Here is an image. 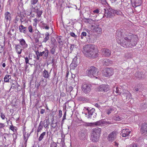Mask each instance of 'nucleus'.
I'll list each match as a JSON object with an SVG mask.
<instances>
[{"label":"nucleus","instance_id":"obj_17","mask_svg":"<svg viewBox=\"0 0 147 147\" xmlns=\"http://www.w3.org/2000/svg\"><path fill=\"white\" fill-rule=\"evenodd\" d=\"M131 131L128 129H123L122 130L121 135L123 137H126L129 136Z\"/></svg>","mask_w":147,"mask_h":147},{"label":"nucleus","instance_id":"obj_57","mask_svg":"<svg viewBox=\"0 0 147 147\" xmlns=\"http://www.w3.org/2000/svg\"><path fill=\"white\" fill-rule=\"evenodd\" d=\"M70 35L73 37H74L75 38H76L77 36L76 35L75 33L74 32H71L70 33Z\"/></svg>","mask_w":147,"mask_h":147},{"label":"nucleus","instance_id":"obj_9","mask_svg":"<svg viewBox=\"0 0 147 147\" xmlns=\"http://www.w3.org/2000/svg\"><path fill=\"white\" fill-rule=\"evenodd\" d=\"M97 91L107 92L109 90V88L108 85L102 84L96 88Z\"/></svg>","mask_w":147,"mask_h":147},{"label":"nucleus","instance_id":"obj_60","mask_svg":"<svg viewBox=\"0 0 147 147\" xmlns=\"http://www.w3.org/2000/svg\"><path fill=\"white\" fill-rule=\"evenodd\" d=\"M74 66L73 69H74L75 68L76 66H77V65L75 64L74 63H72L70 65V67H71L72 66Z\"/></svg>","mask_w":147,"mask_h":147},{"label":"nucleus","instance_id":"obj_32","mask_svg":"<svg viewBox=\"0 0 147 147\" xmlns=\"http://www.w3.org/2000/svg\"><path fill=\"white\" fill-rule=\"evenodd\" d=\"M113 119L116 121H119L121 120L122 118L118 115H116L115 116L113 117Z\"/></svg>","mask_w":147,"mask_h":147},{"label":"nucleus","instance_id":"obj_38","mask_svg":"<svg viewBox=\"0 0 147 147\" xmlns=\"http://www.w3.org/2000/svg\"><path fill=\"white\" fill-rule=\"evenodd\" d=\"M119 88H118L117 87H116L115 88H114V89L113 90V91L116 92L117 93H121V90H119Z\"/></svg>","mask_w":147,"mask_h":147},{"label":"nucleus","instance_id":"obj_16","mask_svg":"<svg viewBox=\"0 0 147 147\" xmlns=\"http://www.w3.org/2000/svg\"><path fill=\"white\" fill-rule=\"evenodd\" d=\"M11 14L9 12L7 11L4 13V21L7 22L8 21H10L11 20Z\"/></svg>","mask_w":147,"mask_h":147},{"label":"nucleus","instance_id":"obj_52","mask_svg":"<svg viewBox=\"0 0 147 147\" xmlns=\"http://www.w3.org/2000/svg\"><path fill=\"white\" fill-rule=\"evenodd\" d=\"M57 123L56 122L55 123H54L52 122L51 124V126L52 127H53V128H55L56 127L57 125Z\"/></svg>","mask_w":147,"mask_h":147},{"label":"nucleus","instance_id":"obj_23","mask_svg":"<svg viewBox=\"0 0 147 147\" xmlns=\"http://www.w3.org/2000/svg\"><path fill=\"white\" fill-rule=\"evenodd\" d=\"M42 75L45 78L47 79L50 76V75L47 71L44 69L42 72Z\"/></svg>","mask_w":147,"mask_h":147},{"label":"nucleus","instance_id":"obj_53","mask_svg":"<svg viewBox=\"0 0 147 147\" xmlns=\"http://www.w3.org/2000/svg\"><path fill=\"white\" fill-rule=\"evenodd\" d=\"M25 59L26 63V64L28 63L29 64H30V63H29V59H28V58L27 57H26L25 58Z\"/></svg>","mask_w":147,"mask_h":147},{"label":"nucleus","instance_id":"obj_56","mask_svg":"<svg viewBox=\"0 0 147 147\" xmlns=\"http://www.w3.org/2000/svg\"><path fill=\"white\" fill-rule=\"evenodd\" d=\"M1 117L2 119H4L5 118V116L4 114L2 113H1Z\"/></svg>","mask_w":147,"mask_h":147},{"label":"nucleus","instance_id":"obj_4","mask_svg":"<svg viewBox=\"0 0 147 147\" xmlns=\"http://www.w3.org/2000/svg\"><path fill=\"white\" fill-rule=\"evenodd\" d=\"M86 72L87 75L89 77H95L96 78H98V77L96 76L98 75V70L95 67L93 66H91L88 69Z\"/></svg>","mask_w":147,"mask_h":147},{"label":"nucleus","instance_id":"obj_3","mask_svg":"<svg viewBox=\"0 0 147 147\" xmlns=\"http://www.w3.org/2000/svg\"><path fill=\"white\" fill-rule=\"evenodd\" d=\"M101 129L100 128H96L91 131V140L93 142H96L99 139Z\"/></svg>","mask_w":147,"mask_h":147},{"label":"nucleus","instance_id":"obj_51","mask_svg":"<svg viewBox=\"0 0 147 147\" xmlns=\"http://www.w3.org/2000/svg\"><path fill=\"white\" fill-rule=\"evenodd\" d=\"M99 1L101 2L102 4L106 5L108 4L106 0H98Z\"/></svg>","mask_w":147,"mask_h":147},{"label":"nucleus","instance_id":"obj_15","mask_svg":"<svg viewBox=\"0 0 147 147\" xmlns=\"http://www.w3.org/2000/svg\"><path fill=\"white\" fill-rule=\"evenodd\" d=\"M106 121L103 119H102L95 122L90 123V124L93 125L102 126L106 124Z\"/></svg>","mask_w":147,"mask_h":147},{"label":"nucleus","instance_id":"obj_1","mask_svg":"<svg viewBox=\"0 0 147 147\" xmlns=\"http://www.w3.org/2000/svg\"><path fill=\"white\" fill-rule=\"evenodd\" d=\"M116 36L117 42L123 47H132L137 43L136 40L133 36L126 35L124 33L117 31Z\"/></svg>","mask_w":147,"mask_h":147},{"label":"nucleus","instance_id":"obj_41","mask_svg":"<svg viewBox=\"0 0 147 147\" xmlns=\"http://www.w3.org/2000/svg\"><path fill=\"white\" fill-rule=\"evenodd\" d=\"M38 0H31L30 3L31 4V6L36 4L38 2Z\"/></svg>","mask_w":147,"mask_h":147},{"label":"nucleus","instance_id":"obj_13","mask_svg":"<svg viewBox=\"0 0 147 147\" xmlns=\"http://www.w3.org/2000/svg\"><path fill=\"white\" fill-rule=\"evenodd\" d=\"M117 134L115 131H113L109 134L108 136L107 139L109 142H113L115 140L116 138Z\"/></svg>","mask_w":147,"mask_h":147},{"label":"nucleus","instance_id":"obj_29","mask_svg":"<svg viewBox=\"0 0 147 147\" xmlns=\"http://www.w3.org/2000/svg\"><path fill=\"white\" fill-rule=\"evenodd\" d=\"M43 123L42 121H41L39 125L38 126L37 131L38 132H40L42 129L43 127Z\"/></svg>","mask_w":147,"mask_h":147},{"label":"nucleus","instance_id":"obj_24","mask_svg":"<svg viewBox=\"0 0 147 147\" xmlns=\"http://www.w3.org/2000/svg\"><path fill=\"white\" fill-rule=\"evenodd\" d=\"M136 77L139 79H141L144 78V75L141 72H136L135 74Z\"/></svg>","mask_w":147,"mask_h":147},{"label":"nucleus","instance_id":"obj_61","mask_svg":"<svg viewBox=\"0 0 147 147\" xmlns=\"http://www.w3.org/2000/svg\"><path fill=\"white\" fill-rule=\"evenodd\" d=\"M5 125L4 123H0V128H1L5 127Z\"/></svg>","mask_w":147,"mask_h":147},{"label":"nucleus","instance_id":"obj_47","mask_svg":"<svg viewBox=\"0 0 147 147\" xmlns=\"http://www.w3.org/2000/svg\"><path fill=\"white\" fill-rule=\"evenodd\" d=\"M57 144L56 143L53 142H51V144L50 147H57Z\"/></svg>","mask_w":147,"mask_h":147},{"label":"nucleus","instance_id":"obj_42","mask_svg":"<svg viewBox=\"0 0 147 147\" xmlns=\"http://www.w3.org/2000/svg\"><path fill=\"white\" fill-rule=\"evenodd\" d=\"M78 100L81 101H85L86 100V99L83 97L80 96L78 98Z\"/></svg>","mask_w":147,"mask_h":147},{"label":"nucleus","instance_id":"obj_49","mask_svg":"<svg viewBox=\"0 0 147 147\" xmlns=\"http://www.w3.org/2000/svg\"><path fill=\"white\" fill-rule=\"evenodd\" d=\"M75 47L76 46L74 45H71L69 47L71 51L74 50V49L75 48V47Z\"/></svg>","mask_w":147,"mask_h":147},{"label":"nucleus","instance_id":"obj_25","mask_svg":"<svg viewBox=\"0 0 147 147\" xmlns=\"http://www.w3.org/2000/svg\"><path fill=\"white\" fill-rule=\"evenodd\" d=\"M11 76L9 75H6L4 78V81L5 82H9V79H11Z\"/></svg>","mask_w":147,"mask_h":147},{"label":"nucleus","instance_id":"obj_37","mask_svg":"<svg viewBox=\"0 0 147 147\" xmlns=\"http://www.w3.org/2000/svg\"><path fill=\"white\" fill-rule=\"evenodd\" d=\"M46 134V132H43L41 134L38 138V140L41 141L43 138L44 136Z\"/></svg>","mask_w":147,"mask_h":147},{"label":"nucleus","instance_id":"obj_34","mask_svg":"<svg viewBox=\"0 0 147 147\" xmlns=\"http://www.w3.org/2000/svg\"><path fill=\"white\" fill-rule=\"evenodd\" d=\"M4 46V44L3 42L1 43H0V53H2L4 50L3 47Z\"/></svg>","mask_w":147,"mask_h":147},{"label":"nucleus","instance_id":"obj_59","mask_svg":"<svg viewBox=\"0 0 147 147\" xmlns=\"http://www.w3.org/2000/svg\"><path fill=\"white\" fill-rule=\"evenodd\" d=\"M34 21L35 22V23L33 24L34 25H36L38 22V20L36 18H35L34 19Z\"/></svg>","mask_w":147,"mask_h":147},{"label":"nucleus","instance_id":"obj_48","mask_svg":"<svg viewBox=\"0 0 147 147\" xmlns=\"http://www.w3.org/2000/svg\"><path fill=\"white\" fill-rule=\"evenodd\" d=\"M73 89V88L72 86H70L67 89V91L69 92H71Z\"/></svg>","mask_w":147,"mask_h":147},{"label":"nucleus","instance_id":"obj_36","mask_svg":"<svg viewBox=\"0 0 147 147\" xmlns=\"http://www.w3.org/2000/svg\"><path fill=\"white\" fill-rule=\"evenodd\" d=\"M48 122V119H45L43 121V125L44 127L46 128H49L48 127V125L47 124V122Z\"/></svg>","mask_w":147,"mask_h":147},{"label":"nucleus","instance_id":"obj_11","mask_svg":"<svg viewBox=\"0 0 147 147\" xmlns=\"http://www.w3.org/2000/svg\"><path fill=\"white\" fill-rule=\"evenodd\" d=\"M113 74V69L112 68H107L104 71V75L106 77H109Z\"/></svg>","mask_w":147,"mask_h":147},{"label":"nucleus","instance_id":"obj_12","mask_svg":"<svg viewBox=\"0 0 147 147\" xmlns=\"http://www.w3.org/2000/svg\"><path fill=\"white\" fill-rule=\"evenodd\" d=\"M100 53L102 55L106 57H109L111 53V51L108 49L103 48L100 51Z\"/></svg>","mask_w":147,"mask_h":147},{"label":"nucleus","instance_id":"obj_27","mask_svg":"<svg viewBox=\"0 0 147 147\" xmlns=\"http://www.w3.org/2000/svg\"><path fill=\"white\" fill-rule=\"evenodd\" d=\"M124 93L125 92L126 93V99H129L131 97V94L127 90H123Z\"/></svg>","mask_w":147,"mask_h":147},{"label":"nucleus","instance_id":"obj_2","mask_svg":"<svg viewBox=\"0 0 147 147\" xmlns=\"http://www.w3.org/2000/svg\"><path fill=\"white\" fill-rule=\"evenodd\" d=\"M82 52L87 57L95 58L98 55L96 46L92 45H88L84 46Z\"/></svg>","mask_w":147,"mask_h":147},{"label":"nucleus","instance_id":"obj_20","mask_svg":"<svg viewBox=\"0 0 147 147\" xmlns=\"http://www.w3.org/2000/svg\"><path fill=\"white\" fill-rule=\"evenodd\" d=\"M15 49L16 53L18 55L21 54L22 50V47L19 44L16 45Z\"/></svg>","mask_w":147,"mask_h":147},{"label":"nucleus","instance_id":"obj_7","mask_svg":"<svg viewBox=\"0 0 147 147\" xmlns=\"http://www.w3.org/2000/svg\"><path fill=\"white\" fill-rule=\"evenodd\" d=\"M87 130L85 129H82L79 133L80 138L82 140H84L86 139L87 136Z\"/></svg>","mask_w":147,"mask_h":147},{"label":"nucleus","instance_id":"obj_44","mask_svg":"<svg viewBox=\"0 0 147 147\" xmlns=\"http://www.w3.org/2000/svg\"><path fill=\"white\" fill-rule=\"evenodd\" d=\"M28 29L29 32L32 33L33 32L32 27L31 25L29 26Z\"/></svg>","mask_w":147,"mask_h":147},{"label":"nucleus","instance_id":"obj_30","mask_svg":"<svg viewBox=\"0 0 147 147\" xmlns=\"http://www.w3.org/2000/svg\"><path fill=\"white\" fill-rule=\"evenodd\" d=\"M49 51L47 48H45V53L44 54L43 56V58L44 59H47Z\"/></svg>","mask_w":147,"mask_h":147},{"label":"nucleus","instance_id":"obj_45","mask_svg":"<svg viewBox=\"0 0 147 147\" xmlns=\"http://www.w3.org/2000/svg\"><path fill=\"white\" fill-rule=\"evenodd\" d=\"M96 32H97L98 33H100L102 31L101 28L98 27L96 28Z\"/></svg>","mask_w":147,"mask_h":147},{"label":"nucleus","instance_id":"obj_43","mask_svg":"<svg viewBox=\"0 0 147 147\" xmlns=\"http://www.w3.org/2000/svg\"><path fill=\"white\" fill-rule=\"evenodd\" d=\"M86 34L87 33L85 32H82L81 35V38L82 39H83L84 37H85L86 36Z\"/></svg>","mask_w":147,"mask_h":147},{"label":"nucleus","instance_id":"obj_62","mask_svg":"<svg viewBox=\"0 0 147 147\" xmlns=\"http://www.w3.org/2000/svg\"><path fill=\"white\" fill-rule=\"evenodd\" d=\"M66 112H65L64 113L63 116V118L62 119V121H63V120L66 119Z\"/></svg>","mask_w":147,"mask_h":147},{"label":"nucleus","instance_id":"obj_33","mask_svg":"<svg viewBox=\"0 0 147 147\" xmlns=\"http://www.w3.org/2000/svg\"><path fill=\"white\" fill-rule=\"evenodd\" d=\"M51 43L53 45L54 47H56L57 45V42L54 38H52L51 41Z\"/></svg>","mask_w":147,"mask_h":147},{"label":"nucleus","instance_id":"obj_28","mask_svg":"<svg viewBox=\"0 0 147 147\" xmlns=\"http://www.w3.org/2000/svg\"><path fill=\"white\" fill-rule=\"evenodd\" d=\"M45 37L44 38L43 42L46 43L49 40V34L48 32H47L45 34Z\"/></svg>","mask_w":147,"mask_h":147},{"label":"nucleus","instance_id":"obj_10","mask_svg":"<svg viewBox=\"0 0 147 147\" xmlns=\"http://www.w3.org/2000/svg\"><path fill=\"white\" fill-rule=\"evenodd\" d=\"M95 109L92 108L90 109L88 111V115L87 116L88 119H91L93 120L94 119V118L96 117V113L95 112Z\"/></svg>","mask_w":147,"mask_h":147},{"label":"nucleus","instance_id":"obj_21","mask_svg":"<svg viewBox=\"0 0 147 147\" xmlns=\"http://www.w3.org/2000/svg\"><path fill=\"white\" fill-rule=\"evenodd\" d=\"M112 63V61L109 59H105L103 60L102 61L103 65L107 66H109Z\"/></svg>","mask_w":147,"mask_h":147},{"label":"nucleus","instance_id":"obj_19","mask_svg":"<svg viewBox=\"0 0 147 147\" xmlns=\"http://www.w3.org/2000/svg\"><path fill=\"white\" fill-rule=\"evenodd\" d=\"M133 5L135 7L140 5L142 3V0H131Z\"/></svg>","mask_w":147,"mask_h":147},{"label":"nucleus","instance_id":"obj_22","mask_svg":"<svg viewBox=\"0 0 147 147\" xmlns=\"http://www.w3.org/2000/svg\"><path fill=\"white\" fill-rule=\"evenodd\" d=\"M19 29L20 32L24 34L27 33L26 27H24L23 25H21L19 26Z\"/></svg>","mask_w":147,"mask_h":147},{"label":"nucleus","instance_id":"obj_31","mask_svg":"<svg viewBox=\"0 0 147 147\" xmlns=\"http://www.w3.org/2000/svg\"><path fill=\"white\" fill-rule=\"evenodd\" d=\"M115 15L116 14L118 15H120L121 16H123L124 15L122 13V12L119 10H114Z\"/></svg>","mask_w":147,"mask_h":147},{"label":"nucleus","instance_id":"obj_18","mask_svg":"<svg viewBox=\"0 0 147 147\" xmlns=\"http://www.w3.org/2000/svg\"><path fill=\"white\" fill-rule=\"evenodd\" d=\"M19 41L20 43V45L21 46V47L23 49H24L27 47L28 45L24 39L21 38L19 40Z\"/></svg>","mask_w":147,"mask_h":147},{"label":"nucleus","instance_id":"obj_6","mask_svg":"<svg viewBox=\"0 0 147 147\" xmlns=\"http://www.w3.org/2000/svg\"><path fill=\"white\" fill-rule=\"evenodd\" d=\"M31 9L32 12H35L36 13V16L37 17H40L42 13V10L41 7L40 6H36L33 7V5L31 6Z\"/></svg>","mask_w":147,"mask_h":147},{"label":"nucleus","instance_id":"obj_63","mask_svg":"<svg viewBox=\"0 0 147 147\" xmlns=\"http://www.w3.org/2000/svg\"><path fill=\"white\" fill-rule=\"evenodd\" d=\"M19 20V18L17 16H16L15 18V19L14 20V23H17V22Z\"/></svg>","mask_w":147,"mask_h":147},{"label":"nucleus","instance_id":"obj_46","mask_svg":"<svg viewBox=\"0 0 147 147\" xmlns=\"http://www.w3.org/2000/svg\"><path fill=\"white\" fill-rule=\"evenodd\" d=\"M55 47L53 46V48L51 50V52L52 54H54L55 52Z\"/></svg>","mask_w":147,"mask_h":147},{"label":"nucleus","instance_id":"obj_55","mask_svg":"<svg viewBox=\"0 0 147 147\" xmlns=\"http://www.w3.org/2000/svg\"><path fill=\"white\" fill-rule=\"evenodd\" d=\"M100 12L99 10L98 9H96L93 11V12L94 13H98Z\"/></svg>","mask_w":147,"mask_h":147},{"label":"nucleus","instance_id":"obj_14","mask_svg":"<svg viewBox=\"0 0 147 147\" xmlns=\"http://www.w3.org/2000/svg\"><path fill=\"white\" fill-rule=\"evenodd\" d=\"M140 132L143 135L147 134V123H144L141 126Z\"/></svg>","mask_w":147,"mask_h":147},{"label":"nucleus","instance_id":"obj_58","mask_svg":"<svg viewBox=\"0 0 147 147\" xmlns=\"http://www.w3.org/2000/svg\"><path fill=\"white\" fill-rule=\"evenodd\" d=\"M62 111L61 110H59V118H61V117L62 116Z\"/></svg>","mask_w":147,"mask_h":147},{"label":"nucleus","instance_id":"obj_5","mask_svg":"<svg viewBox=\"0 0 147 147\" xmlns=\"http://www.w3.org/2000/svg\"><path fill=\"white\" fill-rule=\"evenodd\" d=\"M104 10L105 13L103 17L105 16L107 18H112L115 16L114 10L111 8H105Z\"/></svg>","mask_w":147,"mask_h":147},{"label":"nucleus","instance_id":"obj_64","mask_svg":"<svg viewBox=\"0 0 147 147\" xmlns=\"http://www.w3.org/2000/svg\"><path fill=\"white\" fill-rule=\"evenodd\" d=\"M45 110L44 109H42L40 111V113L42 114H43L45 113Z\"/></svg>","mask_w":147,"mask_h":147},{"label":"nucleus","instance_id":"obj_40","mask_svg":"<svg viewBox=\"0 0 147 147\" xmlns=\"http://www.w3.org/2000/svg\"><path fill=\"white\" fill-rule=\"evenodd\" d=\"M61 36H59L57 39V40L58 42L59 43V45H62V43L63 42V41L61 40Z\"/></svg>","mask_w":147,"mask_h":147},{"label":"nucleus","instance_id":"obj_26","mask_svg":"<svg viewBox=\"0 0 147 147\" xmlns=\"http://www.w3.org/2000/svg\"><path fill=\"white\" fill-rule=\"evenodd\" d=\"M141 110H143L147 109V103H142L140 106Z\"/></svg>","mask_w":147,"mask_h":147},{"label":"nucleus","instance_id":"obj_39","mask_svg":"<svg viewBox=\"0 0 147 147\" xmlns=\"http://www.w3.org/2000/svg\"><path fill=\"white\" fill-rule=\"evenodd\" d=\"M113 111L114 109L113 108H110L109 109L107 110L106 111V113L107 115H109L111 113L112 111Z\"/></svg>","mask_w":147,"mask_h":147},{"label":"nucleus","instance_id":"obj_8","mask_svg":"<svg viewBox=\"0 0 147 147\" xmlns=\"http://www.w3.org/2000/svg\"><path fill=\"white\" fill-rule=\"evenodd\" d=\"M91 87V85L84 84H82V91L85 93H88L90 91Z\"/></svg>","mask_w":147,"mask_h":147},{"label":"nucleus","instance_id":"obj_54","mask_svg":"<svg viewBox=\"0 0 147 147\" xmlns=\"http://www.w3.org/2000/svg\"><path fill=\"white\" fill-rule=\"evenodd\" d=\"M139 88L138 86H136L134 88L133 90L134 91L137 92L139 90Z\"/></svg>","mask_w":147,"mask_h":147},{"label":"nucleus","instance_id":"obj_50","mask_svg":"<svg viewBox=\"0 0 147 147\" xmlns=\"http://www.w3.org/2000/svg\"><path fill=\"white\" fill-rule=\"evenodd\" d=\"M129 147H139V146L138 144L135 143H133L131 144L130 146Z\"/></svg>","mask_w":147,"mask_h":147},{"label":"nucleus","instance_id":"obj_35","mask_svg":"<svg viewBox=\"0 0 147 147\" xmlns=\"http://www.w3.org/2000/svg\"><path fill=\"white\" fill-rule=\"evenodd\" d=\"M20 20L22 23L24 21L25 22H28V20L27 18V17L25 16L24 17L21 16Z\"/></svg>","mask_w":147,"mask_h":147}]
</instances>
